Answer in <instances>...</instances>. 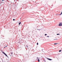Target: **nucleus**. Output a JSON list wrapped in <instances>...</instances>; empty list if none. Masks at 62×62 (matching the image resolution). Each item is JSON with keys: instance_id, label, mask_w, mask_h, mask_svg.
I'll list each match as a JSON object with an SVG mask.
<instances>
[{"instance_id": "14", "label": "nucleus", "mask_w": 62, "mask_h": 62, "mask_svg": "<svg viewBox=\"0 0 62 62\" xmlns=\"http://www.w3.org/2000/svg\"><path fill=\"white\" fill-rule=\"evenodd\" d=\"M37 59H39V58H38V57H37Z\"/></svg>"}, {"instance_id": "13", "label": "nucleus", "mask_w": 62, "mask_h": 62, "mask_svg": "<svg viewBox=\"0 0 62 62\" xmlns=\"http://www.w3.org/2000/svg\"><path fill=\"white\" fill-rule=\"evenodd\" d=\"M45 36H46V35H47V34H45Z\"/></svg>"}, {"instance_id": "22", "label": "nucleus", "mask_w": 62, "mask_h": 62, "mask_svg": "<svg viewBox=\"0 0 62 62\" xmlns=\"http://www.w3.org/2000/svg\"><path fill=\"white\" fill-rule=\"evenodd\" d=\"M11 56V55H10Z\"/></svg>"}, {"instance_id": "4", "label": "nucleus", "mask_w": 62, "mask_h": 62, "mask_svg": "<svg viewBox=\"0 0 62 62\" xmlns=\"http://www.w3.org/2000/svg\"><path fill=\"white\" fill-rule=\"evenodd\" d=\"M62 14V12L60 14H59V15H61Z\"/></svg>"}, {"instance_id": "5", "label": "nucleus", "mask_w": 62, "mask_h": 62, "mask_svg": "<svg viewBox=\"0 0 62 62\" xmlns=\"http://www.w3.org/2000/svg\"><path fill=\"white\" fill-rule=\"evenodd\" d=\"M21 22H20L19 23V25H20L21 24Z\"/></svg>"}, {"instance_id": "16", "label": "nucleus", "mask_w": 62, "mask_h": 62, "mask_svg": "<svg viewBox=\"0 0 62 62\" xmlns=\"http://www.w3.org/2000/svg\"><path fill=\"white\" fill-rule=\"evenodd\" d=\"M55 39H54V40Z\"/></svg>"}, {"instance_id": "17", "label": "nucleus", "mask_w": 62, "mask_h": 62, "mask_svg": "<svg viewBox=\"0 0 62 62\" xmlns=\"http://www.w3.org/2000/svg\"><path fill=\"white\" fill-rule=\"evenodd\" d=\"M38 30H40V29H37Z\"/></svg>"}, {"instance_id": "12", "label": "nucleus", "mask_w": 62, "mask_h": 62, "mask_svg": "<svg viewBox=\"0 0 62 62\" xmlns=\"http://www.w3.org/2000/svg\"><path fill=\"white\" fill-rule=\"evenodd\" d=\"M13 21H15V19H13Z\"/></svg>"}, {"instance_id": "19", "label": "nucleus", "mask_w": 62, "mask_h": 62, "mask_svg": "<svg viewBox=\"0 0 62 62\" xmlns=\"http://www.w3.org/2000/svg\"><path fill=\"white\" fill-rule=\"evenodd\" d=\"M6 47H4V48H5Z\"/></svg>"}, {"instance_id": "15", "label": "nucleus", "mask_w": 62, "mask_h": 62, "mask_svg": "<svg viewBox=\"0 0 62 62\" xmlns=\"http://www.w3.org/2000/svg\"><path fill=\"white\" fill-rule=\"evenodd\" d=\"M47 37H49V36H47Z\"/></svg>"}, {"instance_id": "21", "label": "nucleus", "mask_w": 62, "mask_h": 62, "mask_svg": "<svg viewBox=\"0 0 62 62\" xmlns=\"http://www.w3.org/2000/svg\"><path fill=\"white\" fill-rule=\"evenodd\" d=\"M4 0H2V1H4Z\"/></svg>"}, {"instance_id": "18", "label": "nucleus", "mask_w": 62, "mask_h": 62, "mask_svg": "<svg viewBox=\"0 0 62 62\" xmlns=\"http://www.w3.org/2000/svg\"><path fill=\"white\" fill-rule=\"evenodd\" d=\"M58 15V14H56V15Z\"/></svg>"}, {"instance_id": "10", "label": "nucleus", "mask_w": 62, "mask_h": 62, "mask_svg": "<svg viewBox=\"0 0 62 62\" xmlns=\"http://www.w3.org/2000/svg\"><path fill=\"white\" fill-rule=\"evenodd\" d=\"M61 50H60L59 51V52H61Z\"/></svg>"}, {"instance_id": "20", "label": "nucleus", "mask_w": 62, "mask_h": 62, "mask_svg": "<svg viewBox=\"0 0 62 62\" xmlns=\"http://www.w3.org/2000/svg\"><path fill=\"white\" fill-rule=\"evenodd\" d=\"M27 46L28 47V46H27Z\"/></svg>"}, {"instance_id": "3", "label": "nucleus", "mask_w": 62, "mask_h": 62, "mask_svg": "<svg viewBox=\"0 0 62 62\" xmlns=\"http://www.w3.org/2000/svg\"><path fill=\"white\" fill-rule=\"evenodd\" d=\"M47 59H48V60H52V59H49L48 58H47Z\"/></svg>"}, {"instance_id": "23", "label": "nucleus", "mask_w": 62, "mask_h": 62, "mask_svg": "<svg viewBox=\"0 0 62 62\" xmlns=\"http://www.w3.org/2000/svg\"><path fill=\"white\" fill-rule=\"evenodd\" d=\"M38 27H39V26H38Z\"/></svg>"}, {"instance_id": "2", "label": "nucleus", "mask_w": 62, "mask_h": 62, "mask_svg": "<svg viewBox=\"0 0 62 62\" xmlns=\"http://www.w3.org/2000/svg\"><path fill=\"white\" fill-rule=\"evenodd\" d=\"M3 54H5V55H6V56H7L8 57V55H7V54H6L4 52H3Z\"/></svg>"}, {"instance_id": "7", "label": "nucleus", "mask_w": 62, "mask_h": 62, "mask_svg": "<svg viewBox=\"0 0 62 62\" xmlns=\"http://www.w3.org/2000/svg\"><path fill=\"white\" fill-rule=\"evenodd\" d=\"M57 35H60V34H57Z\"/></svg>"}, {"instance_id": "9", "label": "nucleus", "mask_w": 62, "mask_h": 62, "mask_svg": "<svg viewBox=\"0 0 62 62\" xmlns=\"http://www.w3.org/2000/svg\"><path fill=\"white\" fill-rule=\"evenodd\" d=\"M57 44V43H54V45H55L56 44Z\"/></svg>"}, {"instance_id": "1", "label": "nucleus", "mask_w": 62, "mask_h": 62, "mask_svg": "<svg viewBox=\"0 0 62 62\" xmlns=\"http://www.w3.org/2000/svg\"><path fill=\"white\" fill-rule=\"evenodd\" d=\"M62 26V23H60V24L59 25V26Z\"/></svg>"}, {"instance_id": "8", "label": "nucleus", "mask_w": 62, "mask_h": 62, "mask_svg": "<svg viewBox=\"0 0 62 62\" xmlns=\"http://www.w3.org/2000/svg\"><path fill=\"white\" fill-rule=\"evenodd\" d=\"M13 54V52H12L11 53V54Z\"/></svg>"}, {"instance_id": "6", "label": "nucleus", "mask_w": 62, "mask_h": 62, "mask_svg": "<svg viewBox=\"0 0 62 62\" xmlns=\"http://www.w3.org/2000/svg\"><path fill=\"white\" fill-rule=\"evenodd\" d=\"M38 62H39V59H38Z\"/></svg>"}, {"instance_id": "11", "label": "nucleus", "mask_w": 62, "mask_h": 62, "mask_svg": "<svg viewBox=\"0 0 62 62\" xmlns=\"http://www.w3.org/2000/svg\"><path fill=\"white\" fill-rule=\"evenodd\" d=\"M38 43H37V45H38Z\"/></svg>"}]
</instances>
